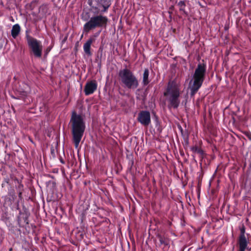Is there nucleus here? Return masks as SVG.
I'll return each mask as SVG.
<instances>
[{
    "mask_svg": "<svg viewBox=\"0 0 251 251\" xmlns=\"http://www.w3.org/2000/svg\"><path fill=\"white\" fill-rule=\"evenodd\" d=\"M69 124L71 127L73 141L76 149L83 136L86 128L85 122L81 115L78 114L76 111H73L72 112Z\"/></svg>",
    "mask_w": 251,
    "mask_h": 251,
    "instance_id": "nucleus-1",
    "label": "nucleus"
},
{
    "mask_svg": "<svg viewBox=\"0 0 251 251\" xmlns=\"http://www.w3.org/2000/svg\"><path fill=\"white\" fill-rule=\"evenodd\" d=\"M164 96L166 98L169 109H176L180 104V92L179 86L174 82H169Z\"/></svg>",
    "mask_w": 251,
    "mask_h": 251,
    "instance_id": "nucleus-2",
    "label": "nucleus"
},
{
    "mask_svg": "<svg viewBox=\"0 0 251 251\" xmlns=\"http://www.w3.org/2000/svg\"><path fill=\"white\" fill-rule=\"evenodd\" d=\"M206 71V65L204 63H199L194 72L193 79V82L190 87L191 96L195 95L204 80Z\"/></svg>",
    "mask_w": 251,
    "mask_h": 251,
    "instance_id": "nucleus-3",
    "label": "nucleus"
},
{
    "mask_svg": "<svg viewBox=\"0 0 251 251\" xmlns=\"http://www.w3.org/2000/svg\"><path fill=\"white\" fill-rule=\"evenodd\" d=\"M108 22V19L102 14H93L83 25V32L88 33L96 28H105Z\"/></svg>",
    "mask_w": 251,
    "mask_h": 251,
    "instance_id": "nucleus-4",
    "label": "nucleus"
},
{
    "mask_svg": "<svg viewBox=\"0 0 251 251\" xmlns=\"http://www.w3.org/2000/svg\"><path fill=\"white\" fill-rule=\"evenodd\" d=\"M118 75L121 83L125 87L134 90L138 87V79L130 70L127 68L121 70Z\"/></svg>",
    "mask_w": 251,
    "mask_h": 251,
    "instance_id": "nucleus-5",
    "label": "nucleus"
},
{
    "mask_svg": "<svg viewBox=\"0 0 251 251\" xmlns=\"http://www.w3.org/2000/svg\"><path fill=\"white\" fill-rule=\"evenodd\" d=\"M90 11L93 14H103L107 12L111 0H88Z\"/></svg>",
    "mask_w": 251,
    "mask_h": 251,
    "instance_id": "nucleus-6",
    "label": "nucleus"
},
{
    "mask_svg": "<svg viewBox=\"0 0 251 251\" xmlns=\"http://www.w3.org/2000/svg\"><path fill=\"white\" fill-rule=\"evenodd\" d=\"M27 44L35 57L37 58L41 57L43 46L40 41L34 38L27 42Z\"/></svg>",
    "mask_w": 251,
    "mask_h": 251,
    "instance_id": "nucleus-7",
    "label": "nucleus"
},
{
    "mask_svg": "<svg viewBox=\"0 0 251 251\" xmlns=\"http://www.w3.org/2000/svg\"><path fill=\"white\" fill-rule=\"evenodd\" d=\"M246 227L243 224L240 227V234L239 235L237 243L239 246L238 251H245L248 249V245L249 239L245 235Z\"/></svg>",
    "mask_w": 251,
    "mask_h": 251,
    "instance_id": "nucleus-8",
    "label": "nucleus"
},
{
    "mask_svg": "<svg viewBox=\"0 0 251 251\" xmlns=\"http://www.w3.org/2000/svg\"><path fill=\"white\" fill-rule=\"evenodd\" d=\"M137 120L142 125L148 126L151 123L150 112L146 110L141 111L138 113Z\"/></svg>",
    "mask_w": 251,
    "mask_h": 251,
    "instance_id": "nucleus-9",
    "label": "nucleus"
},
{
    "mask_svg": "<svg viewBox=\"0 0 251 251\" xmlns=\"http://www.w3.org/2000/svg\"><path fill=\"white\" fill-rule=\"evenodd\" d=\"M30 214L26 210L23 212L20 210L19 215L17 217V222L18 226L20 227H24L25 225H28V217Z\"/></svg>",
    "mask_w": 251,
    "mask_h": 251,
    "instance_id": "nucleus-10",
    "label": "nucleus"
},
{
    "mask_svg": "<svg viewBox=\"0 0 251 251\" xmlns=\"http://www.w3.org/2000/svg\"><path fill=\"white\" fill-rule=\"evenodd\" d=\"M97 83L95 80H91L87 82L85 85L84 91L86 96H88L94 93L97 90Z\"/></svg>",
    "mask_w": 251,
    "mask_h": 251,
    "instance_id": "nucleus-11",
    "label": "nucleus"
},
{
    "mask_svg": "<svg viewBox=\"0 0 251 251\" xmlns=\"http://www.w3.org/2000/svg\"><path fill=\"white\" fill-rule=\"evenodd\" d=\"M95 41V39L94 38L90 37L83 45L84 51L88 56H91L92 54L91 51V46Z\"/></svg>",
    "mask_w": 251,
    "mask_h": 251,
    "instance_id": "nucleus-12",
    "label": "nucleus"
},
{
    "mask_svg": "<svg viewBox=\"0 0 251 251\" xmlns=\"http://www.w3.org/2000/svg\"><path fill=\"white\" fill-rule=\"evenodd\" d=\"M21 28L18 24L13 25L11 29V36L14 39H16L21 32Z\"/></svg>",
    "mask_w": 251,
    "mask_h": 251,
    "instance_id": "nucleus-13",
    "label": "nucleus"
},
{
    "mask_svg": "<svg viewBox=\"0 0 251 251\" xmlns=\"http://www.w3.org/2000/svg\"><path fill=\"white\" fill-rule=\"evenodd\" d=\"M177 5L178 7L179 10L181 14L185 15V16H187L188 15V12L185 10L186 3L185 1H179L177 3Z\"/></svg>",
    "mask_w": 251,
    "mask_h": 251,
    "instance_id": "nucleus-14",
    "label": "nucleus"
},
{
    "mask_svg": "<svg viewBox=\"0 0 251 251\" xmlns=\"http://www.w3.org/2000/svg\"><path fill=\"white\" fill-rule=\"evenodd\" d=\"M149 71L148 69H145L143 75V84L144 86L149 84L150 81L149 79Z\"/></svg>",
    "mask_w": 251,
    "mask_h": 251,
    "instance_id": "nucleus-15",
    "label": "nucleus"
},
{
    "mask_svg": "<svg viewBox=\"0 0 251 251\" xmlns=\"http://www.w3.org/2000/svg\"><path fill=\"white\" fill-rule=\"evenodd\" d=\"M191 151L195 153H197L199 154L201 157H202L204 154L203 151L201 149L199 148V147L195 146H193L191 148Z\"/></svg>",
    "mask_w": 251,
    "mask_h": 251,
    "instance_id": "nucleus-16",
    "label": "nucleus"
},
{
    "mask_svg": "<svg viewBox=\"0 0 251 251\" xmlns=\"http://www.w3.org/2000/svg\"><path fill=\"white\" fill-rule=\"evenodd\" d=\"M158 237L159 238L160 244L164 245L165 246H167L169 245V241L165 237L162 236L161 235H158Z\"/></svg>",
    "mask_w": 251,
    "mask_h": 251,
    "instance_id": "nucleus-17",
    "label": "nucleus"
},
{
    "mask_svg": "<svg viewBox=\"0 0 251 251\" xmlns=\"http://www.w3.org/2000/svg\"><path fill=\"white\" fill-rule=\"evenodd\" d=\"M8 195L11 197V199H9V200L10 201V202H11L12 201H13L15 198L16 197L15 194V191L14 189H12L8 191Z\"/></svg>",
    "mask_w": 251,
    "mask_h": 251,
    "instance_id": "nucleus-18",
    "label": "nucleus"
},
{
    "mask_svg": "<svg viewBox=\"0 0 251 251\" xmlns=\"http://www.w3.org/2000/svg\"><path fill=\"white\" fill-rule=\"evenodd\" d=\"M29 32L30 30L29 29H27L25 30V39L26 42H28L29 40H31V39L34 38V37H32L29 35Z\"/></svg>",
    "mask_w": 251,
    "mask_h": 251,
    "instance_id": "nucleus-19",
    "label": "nucleus"
},
{
    "mask_svg": "<svg viewBox=\"0 0 251 251\" xmlns=\"http://www.w3.org/2000/svg\"><path fill=\"white\" fill-rule=\"evenodd\" d=\"M245 135L250 141H251V132H247L246 133H245Z\"/></svg>",
    "mask_w": 251,
    "mask_h": 251,
    "instance_id": "nucleus-20",
    "label": "nucleus"
},
{
    "mask_svg": "<svg viewBox=\"0 0 251 251\" xmlns=\"http://www.w3.org/2000/svg\"><path fill=\"white\" fill-rule=\"evenodd\" d=\"M59 160L62 164H65V161L62 157H60Z\"/></svg>",
    "mask_w": 251,
    "mask_h": 251,
    "instance_id": "nucleus-21",
    "label": "nucleus"
},
{
    "mask_svg": "<svg viewBox=\"0 0 251 251\" xmlns=\"http://www.w3.org/2000/svg\"><path fill=\"white\" fill-rule=\"evenodd\" d=\"M50 47H48L47 49H46V54H48L49 52L50 51Z\"/></svg>",
    "mask_w": 251,
    "mask_h": 251,
    "instance_id": "nucleus-22",
    "label": "nucleus"
},
{
    "mask_svg": "<svg viewBox=\"0 0 251 251\" xmlns=\"http://www.w3.org/2000/svg\"><path fill=\"white\" fill-rule=\"evenodd\" d=\"M9 180L8 178H5L4 179V182L6 183L7 184H9Z\"/></svg>",
    "mask_w": 251,
    "mask_h": 251,
    "instance_id": "nucleus-23",
    "label": "nucleus"
},
{
    "mask_svg": "<svg viewBox=\"0 0 251 251\" xmlns=\"http://www.w3.org/2000/svg\"><path fill=\"white\" fill-rule=\"evenodd\" d=\"M198 3L199 4V5L200 6H201V7H203V6L201 5V3L200 1H198Z\"/></svg>",
    "mask_w": 251,
    "mask_h": 251,
    "instance_id": "nucleus-24",
    "label": "nucleus"
},
{
    "mask_svg": "<svg viewBox=\"0 0 251 251\" xmlns=\"http://www.w3.org/2000/svg\"><path fill=\"white\" fill-rule=\"evenodd\" d=\"M22 192H20V193H19V198H21V197H22Z\"/></svg>",
    "mask_w": 251,
    "mask_h": 251,
    "instance_id": "nucleus-25",
    "label": "nucleus"
},
{
    "mask_svg": "<svg viewBox=\"0 0 251 251\" xmlns=\"http://www.w3.org/2000/svg\"><path fill=\"white\" fill-rule=\"evenodd\" d=\"M17 209H18V210H19V202H18V203H17Z\"/></svg>",
    "mask_w": 251,
    "mask_h": 251,
    "instance_id": "nucleus-26",
    "label": "nucleus"
},
{
    "mask_svg": "<svg viewBox=\"0 0 251 251\" xmlns=\"http://www.w3.org/2000/svg\"><path fill=\"white\" fill-rule=\"evenodd\" d=\"M9 251H12V248H10L9 250Z\"/></svg>",
    "mask_w": 251,
    "mask_h": 251,
    "instance_id": "nucleus-27",
    "label": "nucleus"
},
{
    "mask_svg": "<svg viewBox=\"0 0 251 251\" xmlns=\"http://www.w3.org/2000/svg\"><path fill=\"white\" fill-rule=\"evenodd\" d=\"M2 187H3V183L2 184Z\"/></svg>",
    "mask_w": 251,
    "mask_h": 251,
    "instance_id": "nucleus-28",
    "label": "nucleus"
}]
</instances>
